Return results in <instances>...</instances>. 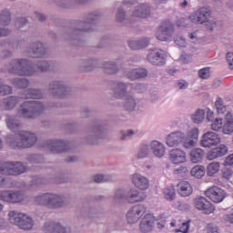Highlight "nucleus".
<instances>
[{"label": "nucleus", "mask_w": 233, "mask_h": 233, "mask_svg": "<svg viewBox=\"0 0 233 233\" xmlns=\"http://www.w3.org/2000/svg\"><path fill=\"white\" fill-rule=\"evenodd\" d=\"M194 206L198 210H202L204 214H212L216 208L205 197H198L194 199Z\"/></svg>", "instance_id": "f3484780"}, {"label": "nucleus", "mask_w": 233, "mask_h": 233, "mask_svg": "<svg viewBox=\"0 0 233 233\" xmlns=\"http://www.w3.org/2000/svg\"><path fill=\"white\" fill-rule=\"evenodd\" d=\"M219 143H221V137H219V134L212 131L206 132L200 141V145L204 148H212V147H216Z\"/></svg>", "instance_id": "4468645a"}, {"label": "nucleus", "mask_w": 233, "mask_h": 233, "mask_svg": "<svg viewBox=\"0 0 233 233\" xmlns=\"http://www.w3.org/2000/svg\"><path fill=\"white\" fill-rule=\"evenodd\" d=\"M148 154H150V147L147 145H142L138 151L137 157L143 159L144 157H148Z\"/></svg>", "instance_id": "4d7b16f0"}, {"label": "nucleus", "mask_w": 233, "mask_h": 233, "mask_svg": "<svg viewBox=\"0 0 233 233\" xmlns=\"http://www.w3.org/2000/svg\"><path fill=\"white\" fill-rule=\"evenodd\" d=\"M19 186L17 182L13 180L11 177H5L0 176V188H17Z\"/></svg>", "instance_id": "a19ab883"}, {"label": "nucleus", "mask_w": 233, "mask_h": 233, "mask_svg": "<svg viewBox=\"0 0 233 233\" xmlns=\"http://www.w3.org/2000/svg\"><path fill=\"white\" fill-rule=\"evenodd\" d=\"M78 210L83 218H89V219H94L97 214V210L95 208H92V206H90L88 203L80 206Z\"/></svg>", "instance_id": "7c9ffc66"}, {"label": "nucleus", "mask_w": 233, "mask_h": 233, "mask_svg": "<svg viewBox=\"0 0 233 233\" xmlns=\"http://www.w3.org/2000/svg\"><path fill=\"white\" fill-rule=\"evenodd\" d=\"M26 171V167L21 162H4L0 164V174L5 176H19Z\"/></svg>", "instance_id": "9d476101"}, {"label": "nucleus", "mask_w": 233, "mask_h": 233, "mask_svg": "<svg viewBox=\"0 0 233 233\" xmlns=\"http://www.w3.org/2000/svg\"><path fill=\"white\" fill-rule=\"evenodd\" d=\"M135 216L141 219V217L147 212V206L137 204L129 209Z\"/></svg>", "instance_id": "49530a36"}, {"label": "nucleus", "mask_w": 233, "mask_h": 233, "mask_svg": "<svg viewBox=\"0 0 233 233\" xmlns=\"http://www.w3.org/2000/svg\"><path fill=\"white\" fill-rule=\"evenodd\" d=\"M164 197L167 201H174L176 199V188L174 187H166Z\"/></svg>", "instance_id": "603ef678"}, {"label": "nucleus", "mask_w": 233, "mask_h": 233, "mask_svg": "<svg viewBox=\"0 0 233 233\" xmlns=\"http://www.w3.org/2000/svg\"><path fill=\"white\" fill-rule=\"evenodd\" d=\"M211 129L216 132L223 128V118H216L214 121H211Z\"/></svg>", "instance_id": "bf43d9fd"}, {"label": "nucleus", "mask_w": 233, "mask_h": 233, "mask_svg": "<svg viewBox=\"0 0 233 233\" xmlns=\"http://www.w3.org/2000/svg\"><path fill=\"white\" fill-rule=\"evenodd\" d=\"M45 93L39 88H28L23 94L24 99H43Z\"/></svg>", "instance_id": "72a5a7b5"}, {"label": "nucleus", "mask_w": 233, "mask_h": 233, "mask_svg": "<svg viewBox=\"0 0 233 233\" xmlns=\"http://www.w3.org/2000/svg\"><path fill=\"white\" fill-rule=\"evenodd\" d=\"M47 90L54 97H68L72 94V88L63 80H53L48 84Z\"/></svg>", "instance_id": "1a4fd4ad"}, {"label": "nucleus", "mask_w": 233, "mask_h": 233, "mask_svg": "<svg viewBox=\"0 0 233 233\" xmlns=\"http://www.w3.org/2000/svg\"><path fill=\"white\" fill-rule=\"evenodd\" d=\"M207 198H210L213 203H221L227 198V193L221 187L213 186L205 191Z\"/></svg>", "instance_id": "dca6fc26"}, {"label": "nucleus", "mask_w": 233, "mask_h": 233, "mask_svg": "<svg viewBox=\"0 0 233 233\" xmlns=\"http://www.w3.org/2000/svg\"><path fill=\"white\" fill-rule=\"evenodd\" d=\"M9 222L18 227L20 230H32L34 228V218L26 213L11 210L8 213Z\"/></svg>", "instance_id": "423d86ee"}, {"label": "nucleus", "mask_w": 233, "mask_h": 233, "mask_svg": "<svg viewBox=\"0 0 233 233\" xmlns=\"http://www.w3.org/2000/svg\"><path fill=\"white\" fill-rule=\"evenodd\" d=\"M9 74L20 76V77H32L35 76V67L26 58H14L5 66Z\"/></svg>", "instance_id": "7ed1b4c3"}, {"label": "nucleus", "mask_w": 233, "mask_h": 233, "mask_svg": "<svg viewBox=\"0 0 233 233\" xmlns=\"http://www.w3.org/2000/svg\"><path fill=\"white\" fill-rule=\"evenodd\" d=\"M5 143L14 149L32 148L37 143V136L26 130H20L16 133L5 136Z\"/></svg>", "instance_id": "f03ea898"}, {"label": "nucleus", "mask_w": 233, "mask_h": 233, "mask_svg": "<svg viewBox=\"0 0 233 233\" xmlns=\"http://www.w3.org/2000/svg\"><path fill=\"white\" fill-rule=\"evenodd\" d=\"M11 83L14 86H16V88L25 89L28 88L30 80H28V78H14L11 80Z\"/></svg>", "instance_id": "a18cd8bd"}, {"label": "nucleus", "mask_w": 233, "mask_h": 233, "mask_svg": "<svg viewBox=\"0 0 233 233\" xmlns=\"http://www.w3.org/2000/svg\"><path fill=\"white\" fill-rule=\"evenodd\" d=\"M66 205L65 197L54 193H50L49 208H63Z\"/></svg>", "instance_id": "cd10ccee"}, {"label": "nucleus", "mask_w": 233, "mask_h": 233, "mask_svg": "<svg viewBox=\"0 0 233 233\" xmlns=\"http://www.w3.org/2000/svg\"><path fill=\"white\" fill-rule=\"evenodd\" d=\"M5 124L9 130H17L21 127V121L15 116L7 115L5 116Z\"/></svg>", "instance_id": "e433bc0d"}, {"label": "nucleus", "mask_w": 233, "mask_h": 233, "mask_svg": "<svg viewBox=\"0 0 233 233\" xmlns=\"http://www.w3.org/2000/svg\"><path fill=\"white\" fill-rule=\"evenodd\" d=\"M169 159L174 165L185 163L187 161V153L179 148L172 149L169 151Z\"/></svg>", "instance_id": "393cba45"}, {"label": "nucleus", "mask_w": 233, "mask_h": 233, "mask_svg": "<svg viewBox=\"0 0 233 233\" xmlns=\"http://www.w3.org/2000/svg\"><path fill=\"white\" fill-rule=\"evenodd\" d=\"M174 25L170 22H164L157 29L156 34L158 41H168L174 35Z\"/></svg>", "instance_id": "2eb2a0df"}, {"label": "nucleus", "mask_w": 233, "mask_h": 233, "mask_svg": "<svg viewBox=\"0 0 233 233\" xmlns=\"http://www.w3.org/2000/svg\"><path fill=\"white\" fill-rule=\"evenodd\" d=\"M12 21V15L8 10H3L0 13V26H8Z\"/></svg>", "instance_id": "c03bdc74"}, {"label": "nucleus", "mask_w": 233, "mask_h": 233, "mask_svg": "<svg viewBox=\"0 0 233 233\" xmlns=\"http://www.w3.org/2000/svg\"><path fill=\"white\" fill-rule=\"evenodd\" d=\"M35 203L42 207H47L50 205V193H43L34 198Z\"/></svg>", "instance_id": "58836bf2"}, {"label": "nucleus", "mask_w": 233, "mask_h": 233, "mask_svg": "<svg viewBox=\"0 0 233 233\" xmlns=\"http://www.w3.org/2000/svg\"><path fill=\"white\" fill-rule=\"evenodd\" d=\"M187 136L181 131H175L167 137V147H179L185 141Z\"/></svg>", "instance_id": "412c9836"}, {"label": "nucleus", "mask_w": 233, "mask_h": 233, "mask_svg": "<svg viewBox=\"0 0 233 233\" xmlns=\"http://www.w3.org/2000/svg\"><path fill=\"white\" fill-rule=\"evenodd\" d=\"M151 152L156 156V157H163L165 156L167 149L165 148V145L163 143L154 140L150 144Z\"/></svg>", "instance_id": "473e14b6"}, {"label": "nucleus", "mask_w": 233, "mask_h": 233, "mask_svg": "<svg viewBox=\"0 0 233 233\" xmlns=\"http://www.w3.org/2000/svg\"><path fill=\"white\" fill-rule=\"evenodd\" d=\"M113 203L116 205H121L123 201H127V191L123 188H118L115 190L113 196L111 197Z\"/></svg>", "instance_id": "4c0bfd02"}, {"label": "nucleus", "mask_w": 233, "mask_h": 233, "mask_svg": "<svg viewBox=\"0 0 233 233\" xmlns=\"http://www.w3.org/2000/svg\"><path fill=\"white\" fill-rule=\"evenodd\" d=\"M47 55L48 50L46 49V46L40 41L29 44L24 51V56L30 59H43V57H46Z\"/></svg>", "instance_id": "6e6552de"}, {"label": "nucleus", "mask_w": 233, "mask_h": 233, "mask_svg": "<svg viewBox=\"0 0 233 233\" xmlns=\"http://www.w3.org/2000/svg\"><path fill=\"white\" fill-rule=\"evenodd\" d=\"M114 94L118 99L128 96V84L125 82H116L113 87Z\"/></svg>", "instance_id": "c756f323"}, {"label": "nucleus", "mask_w": 233, "mask_h": 233, "mask_svg": "<svg viewBox=\"0 0 233 233\" xmlns=\"http://www.w3.org/2000/svg\"><path fill=\"white\" fill-rule=\"evenodd\" d=\"M215 106H216L218 114H225V112H227V106H225V105H223V99H221V98H218L216 101Z\"/></svg>", "instance_id": "680f3d73"}, {"label": "nucleus", "mask_w": 233, "mask_h": 233, "mask_svg": "<svg viewBox=\"0 0 233 233\" xmlns=\"http://www.w3.org/2000/svg\"><path fill=\"white\" fill-rule=\"evenodd\" d=\"M233 176V170L231 168L225 167L222 169V177L226 179V181H230Z\"/></svg>", "instance_id": "69168bd1"}, {"label": "nucleus", "mask_w": 233, "mask_h": 233, "mask_svg": "<svg viewBox=\"0 0 233 233\" xmlns=\"http://www.w3.org/2000/svg\"><path fill=\"white\" fill-rule=\"evenodd\" d=\"M36 72H48L50 70V63L46 60H39L35 64Z\"/></svg>", "instance_id": "3c124183"}, {"label": "nucleus", "mask_w": 233, "mask_h": 233, "mask_svg": "<svg viewBox=\"0 0 233 233\" xmlns=\"http://www.w3.org/2000/svg\"><path fill=\"white\" fill-rule=\"evenodd\" d=\"M233 132V122H225L223 126L224 134H232Z\"/></svg>", "instance_id": "774afa93"}, {"label": "nucleus", "mask_w": 233, "mask_h": 233, "mask_svg": "<svg viewBox=\"0 0 233 233\" xmlns=\"http://www.w3.org/2000/svg\"><path fill=\"white\" fill-rule=\"evenodd\" d=\"M106 136V129L99 123H93L87 127L84 140L87 145H97L99 139H103Z\"/></svg>", "instance_id": "0eeeda50"}, {"label": "nucleus", "mask_w": 233, "mask_h": 233, "mask_svg": "<svg viewBox=\"0 0 233 233\" xmlns=\"http://www.w3.org/2000/svg\"><path fill=\"white\" fill-rule=\"evenodd\" d=\"M78 66H79L80 72H88V71L92 70V61L82 60L79 63Z\"/></svg>", "instance_id": "13d9d810"}, {"label": "nucleus", "mask_w": 233, "mask_h": 233, "mask_svg": "<svg viewBox=\"0 0 233 233\" xmlns=\"http://www.w3.org/2000/svg\"><path fill=\"white\" fill-rule=\"evenodd\" d=\"M174 174L176 176H179L180 177H185V176L188 174V167L181 166L174 170Z\"/></svg>", "instance_id": "0e129e2a"}, {"label": "nucleus", "mask_w": 233, "mask_h": 233, "mask_svg": "<svg viewBox=\"0 0 233 233\" xmlns=\"http://www.w3.org/2000/svg\"><path fill=\"white\" fill-rule=\"evenodd\" d=\"M95 183H106L107 181H114V176L112 175H95Z\"/></svg>", "instance_id": "864d4df0"}, {"label": "nucleus", "mask_w": 233, "mask_h": 233, "mask_svg": "<svg viewBox=\"0 0 233 233\" xmlns=\"http://www.w3.org/2000/svg\"><path fill=\"white\" fill-rule=\"evenodd\" d=\"M12 86L5 85V82L2 81V86H0V96H10L12 94Z\"/></svg>", "instance_id": "052dcab7"}, {"label": "nucleus", "mask_w": 233, "mask_h": 233, "mask_svg": "<svg viewBox=\"0 0 233 233\" xmlns=\"http://www.w3.org/2000/svg\"><path fill=\"white\" fill-rule=\"evenodd\" d=\"M151 15L152 7L147 3H142L135 6L132 12V16L138 17L139 19H148Z\"/></svg>", "instance_id": "a211bd4d"}, {"label": "nucleus", "mask_w": 233, "mask_h": 233, "mask_svg": "<svg viewBox=\"0 0 233 233\" xmlns=\"http://www.w3.org/2000/svg\"><path fill=\"white\" fill-rule=\"evenodd\" d=\"M6 45H8L10 50H17L18 48H21V41L12 42L8 39L0 40V48L6 46Z\"/></svg>", "instance_id": "de8ad7c7"}, {"label": "nucleus", "mask_w": 233, "mask_h": 233, "mask_svg": "<svg viewBox=\"0 0 233 233\" xmlns=\"http://www.w3.org/2000/svg\"><path fill=\"white\" fill-rule=\"evenodd\" d=\"M219 162H211L208 165V176L212 177L219 172Z\"/></svg>", "instance_id": "6e6d98bb"}, {"label": "nucleus", "mask_w": 233, "mask_h": 233, "mask_svg": "<svg viewBox=\"0 0 233 233\" xmlns=\"http://www.w3.org/2000/svg\"><path fill=\"white\" fill-rule=\"evenodd\" d=\"M104 14L101 10L93 11L86 15L85 20H75L71 26L65 30L61 35L62 41L68 45H81L83 34H90L94 32L92 25H97Z\"/></svg>", "instance_id": "f257e3e1"}, {"label": "nucleus", "mask_w": 233, "mask_h": 233, "mask_svg": "<svg viewBox=\"0 0 233 233\" xmlns=\"http://www.w3.org/2000/svg\"><path fill=\"white\" fill-rule=\"evenodd\" d=\"M139 228L143 233L151 232V230L154 228V216H152V214H147L142 218Z\"/></svg>", "instance_id": "bb28decb"}, {"label": "nucleus", "mask_w": 233, "mask_h": 233, "mask_svg": "<svg viewBox=\"0 0 233 233\" xmlns=\"http://www.w3.org/2000/svg\"><path fill=\"white\" fill-rule=\"evenodd\" d=\"M116 21L120 26H128L130 24V20L128 19V16H127V11H125L123 7H119L116 10Z\"/></svg>", "instance_id": "f704fd0d"}, {"label": "nucleus", "mask_w": 233, "mask_h": 233, "mask_svg": "<svg viewBox=\"0 0 233 233\" xmlns=\"http://www.w3.org/2000/svg\"><path fill=\"white\" fill-rule=\"evenodd\" d=\"M45 233H70V229L59 223H49L45 225Z\"/></svg>", "instance_id": "2f4dec72"}, {"label": "nucleus", "mask_w": 233, "mask_h": 233, "mask_svg": "<svg viewBox=\"0 0 233 233\" xmlns=\"http://www.w3.org/2000/svg\"><path fill=\"white\" fill-rule=\"evenodd\" d=\"M191 176L193 177H197V179H201L203 176H205V167L203 166H196L191 169Z\"/></svg>", "instance_id": "8fccbe9b"}, {"label": "nucleus", "mask_w": 233, "mask_h": 233, "mask_svg": "<svg viewBox=\"0 0 233 233\" xmlns=\"http://www.w3.org/2000/svg\"><path fill=\"white\" fill-rule=\"evenodd\" d=\"M126 76L130 81H136V79L147 77L148 76V70L147 68H135L128 71Z\"/></svg>", "instance_id": "c85d7f7f"}, {"label": "nucleus", "mask_w": 233, "mask_h": 233, "mask_svg": "<svg viewBox=\"0 0 233 233\" xmlns=\"http://www.w3.org/2000/svg\"><path fill=\"white\" fill-rule=\"evenodd\" d=\"M0 201L12 205L21 203L25 201V192L22 190H2L0 191Z\"/></svg>", "instance_id": "f8f14e48"}, {"label": "nucleus", "mask_w": 233, "mask_h": 233, "mask_svg": "<svg viewBox=\"0 0 233 233\" xmlns=\"http://www.w3.org/2000/svg\"><path fill=\"white\" fill-rule=\"evenodd\" d=\"M201 79H208L210 77V67H204L198 71Z\"/></svg>", "instance_id": "338daca9"}, {"label": "nucleus", "mask_w": 233, "mask_h": 233, "mask_svg": "<svg viewBox=\"0 0 233 233\" xmlns=\"http://www.w3.org/2000/svg\"><path fill=\"white\" fill-rule=\"evenodd\" d=\"M189 19L191 23H198V25L206 23V26L211 31L214 30L219 23L218 18L212 17V12L207 7H201L197 10L191 16H189Z\"/></svg>", "instance_id": "39448f33"}, {"label": "nucleus", "mask_w": 233, "mask_h": 233, "mask_svg": "<svg viewBox=\"0 0 233 233\" xmlns=\"http://www.w3.org/2000/svg\"><path fill=\"white\" fill-rule=\"evenodd\" d=\"M147 198V194L143 191H139L137 188H131L127 193V203H141V201H145Z\"/></svg>", "instance_id": "4be33fe9"}, {"label": "nucleus", "mask_w": 233, "mask_h": 233, "mask_svg": "<svg viewBox=\"0 0 233 233\" xmlns=\"http://www.w3.org/2000/svg\"><path fill=\"white\" fill-rule=\"evenodd\" d=\"M189 156L192 163H199L203 160V157H205V151L199 147H197L191 150Z\"/></svg>", "instance_id": "ea45409f"}, {"label": "nucleus", "mask_w": 233, "mask_h": 233, "mask_svg": "<svg viewBox=\"0 0 233 233\" xmlns=\"http://www.w3.org/2000/svg\"><path fill=\"white\" fill-rule=\"evenodd\" d=\"M48 183H65V179L63 178V174H58L54 178H47L45 177H34L32 180V187H43Z\"/></svg>", "instance_id": "6ab92c4d"}, {"label": "nucleus", "mask_w": 233, "mask_h": 233, "mask_svg": "<svg viewBox=\"0 0 233 233\" xmlns=\"http://www.w3.org/2000/svg\"><path fill=\"white\" fill-rule=\"evenodd\" d=\"M191 119L196 125L203 123V120L205 119V110L198 109L193 115H191Z\"/></svg>", "instance_id": "09e8293b"}, {"label": "nucleus", "mask_w": 233, "mask_h": 233, "mask_svg": "<svg viewBox=\"0 0 233 233\" xmlns=\"http://www.w3.org/2000/svg\"><path fill=\"white\" fill-rule=\"evenodd\" d=\"M103 66L106 74L114 75L119 72V66L114 61L105 62Z\"/></svg>", "instance_id": "37998d69"}, {"label": "nucleus", "mask_w": 233, "mask_h": 233, "mask_svg": "<svg viewBox=\"0 0 233 233\" xmlns=\"http://www.w3.org/2000/svg\"><path fill=\"white\" fill-rule=\"evenodd\" d=\"M148 45H150V38L148 37H141L137 40L128 41L130 50H143V48H147Z\"/></svg>", "instance_id": "a878e982"}, {"label": "nucleus", "mask_w": 233, "mask_h": 233, "mask_svg": "<svg viewBox=\"0 0 233 233\" xmlns=\"http://www.w3.org/2000/svg\"><path fill=\"white\" fill-rule=\"evenodd\" d=\"M46 110V106L41 101H25L22 103L17 114L25 119H37Z\"/></svg>", "instance_id": "20e7f679"}, {"label": "nucleus", "mask_w": 233, "mask_h": 233, "mask_svg": "<svg viewBox=\"0 0 233 233\" xmlns=\"http://www.w3.org/2000/svg\"><path fill=\"white\" fill-rule=\"evenodd\" d=\"M227 154H228V147L225 144H221L208 151L207 159H208V161H214V159L223 157V156H227Z\"/></svg>", "instance_id": "b1692460"}, {"label": "nucleus", "mask_w": 233, "mask_h": 233, "mask_svg": "<svg viewBox=\"0 0 233 233\" xmlns=\"http://www.w3.org/2000/svg\"><path fill=\"white\" fill-rule=\"evenodd\" d=\"M131 181L136 187V188H138V190H148L150 187V180L148 177L139 174L135 173L131 176Z\"/></svg>", "instance_id": "aec40b11"}, {"label": "nucleus", "mask_w": 233, "mask_h": 233, "mask_svg": "<svg viewBox=\"0 0 233 233\" xmlns=\"http://www.w3.org/2000/svg\"><path fill=\"white\" fill-rule=\"evenodd\" d=\"M21 103V97L17 96H11L0 100V110H14Z\"/></svg>", "instance_id": "5701e85b"}, {"label": "nucleus", "mask_w": 233, "mask_h": 233, "mask_svg": "<svg viewBox=\"0 0 233 233\" xmlns=\"http://www.w3.org/2000/svg\"><path fill=\"white\" fill-rule=\"evenodd\" d=\"M147 61L156 66H163L167 63V52L157 48L150 50L147 55Z\"/></svg>", "instance_id": "ddd939ff"}, {"label": "nucleus", "mask_w": 233, "mask_h": 233, "mask_svg": "<svg viewBox=\"0 0 233 233\" xmlns=\"http://www.w3.org/2000/svg\"><path fill=\"white\" fill-rule=\"evenodd\" d=\"M29 163H45V157L41 154H31L26 157Z\"/></svg>", "instance_id": "5fc2aeb1"}, {"label": "nucleus", "mask_w": 233, "mask_h": 233, "mask_svg": "<svg viewBox=\"0 0 233 233\" xmlns=\"http://www.w3.org/2000/svg\"><path fill=\"white\" fill-rule=\"evenodd\" d=\"M138 218L131 210L127 213V220L129 225H134L139 221Z\"/></svg>", "instance_id": "e2e57ef3"}, {"label": "nucleus", "mask_w": 233, "mask_h": 233, "mask_svg": "<svg viewBox=\"0 0 233 233\" xmlns=\"http://www.w3.org/2000/svg\"><path fill=\"white\" fill-rule=\"evenodd\" d=\"M71 144L68 141L54 139L44 143V148H46L51 154H63L70 150Z\"/></svg>", "instance_id": "9b49d317"}, {"label": "nucleus", "mask_w": 233, "mask_h": 233, "mask_svg": "<svg viewBox=\"0 0 233 233\" xmlns=\"http://www.w3.org/2000/svg\"><path fill=\"white\" fill-rule=\"evenodd\" d=\"M125 97V102H124V108L127 112H134L136 110L137 103H136V98L134 96L127 95Z\"/></svg>", "instance_id": "79ce46f5"}, {"label": "nucleus", "mask_w": 233, "mask_h": 233, "mask_svg": "<svg viewBox=\"0 0 233 233\" xmlns=\"http://www.w3.org/2000/svg\"><path fill=\"white\" fill-rule=\"evenodd\" d=\"M178 194L182 196V198H188L193 192L192 185L188 183V181H181L177 184Z\"/></svg>", "instance_id": "c9c22d12"}]
</instances>
